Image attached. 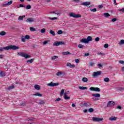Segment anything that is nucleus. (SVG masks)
Here are the masks:
<instances>
[{"label": "nucleus", "instance_id": "nucleus-1", "mask_svg": "<svg viewBox=\"0 0 124 124\" xmlns=\"http://www.w3.org/2000/svg\"><path fill=\"white\" fill-rule=\"evenodd\" d=\"M20 49V47L18 46H16L15 45H10L6 47H4L0 48V51H3V50H6L7 51H8V50H19Z\"/></svg>", "mask_w": 124, "mask_h": 124}, {"label": "nucleus", "instance_id": "nucleus-2", "mask_svg": "<svg viewBox=\"0 0 124 124\" xmlns=\"http://www.w3.org/2000/svg\"><path fill=\"white\" fill-rule=\"evenodd\" d=\"M69 17H73V18H81V15L79 14H76L74 13H70L69 14Z\"/></svg>", "mask_w": 124, "mask_h": 124}, {"label": "nucleus", "instance_id": "nucleus-3", "mask_svg": "<svg viewBox=\"0 0 124 124\" xmlns=\"http://www.w3.org/2000/svg\"><path fill=\"white\" fill-rule=\"evenodd\" d=\"M46 86H48V87H56L57 86H59V83L58 82H56V83H54L53 82H51L49 83H47L46 84Z\"/></svg>", "mask_w": 124, "mask_h": 124}, {"label": "nucleus", "instance_id": "nucleus-4", "mask_svg": "<svg viewBox=\"0 0 124 124\" xmlns=\"http://www.w3.org/2000/svg\"><path fill=\"white\" fill-rule=\"evenodd\" d=\"M90 91H93V92H97L99 93L100 92V88L98 87H90L89 88Z\"/></svg>", "mask_w": 124, "mask_h": 124}, {"label": "nucleus", "instance_id": "nucleus-5", "mask_svg": "<svg viewBox=\"0 0 124 124\" xmlns=\"http://www.w3.org/2000/svg\"><path fill=\"white\" fill-rule=\"evenodd\" d=\"M19 56H21V57H23V58H25V59H29V58H30V56L26 54L23 52L18 53Z\"/></svg>", "mask_w": 124, "mask_h": 124}, {"label": "nucleus", "instance_id": "nucleus-6", "mask_svg": "<svg viewBox=\"0 0 124 124\" xmlns=\"http://www.w3.org/2000/svg\"><path fill=\"white\" fill-rule=\"evenodd\" d=\"M60 45H64V42L56 41L53 43V46H60Z\"/></svg>", "mask_w": 124, "mask_h": 124}, {"label": "nucleus", "instance_id": "nucleus-7", "mask_svg": "<svg viewBox=\"0 0 124 124\" xmlns=\"http://www.w3.org/2000/svg\"><path fill=\"white\" fill-rule=\"evenodd\" d=\"M116 104L114 102L112 101H109L107 104V107H113Z\"/></svg>", "mask_w": 124, "mask_h": 124}, {"label": "nucleus", "instance_id": "nucleus-8", "mask_svg": "<svg viewBox=\"0 0 124 124\" xmlns=\"http://www.w3.org/2000/svg\"><path fill=\"white\" fill-rule=\"evenodd\" d=\"M30 38V35H26L25 36H22L21 37V41L22 42H26V39H29Z\"/></svg>", "mask_w": 124, "mask_h": 124}, {"label": "nucleus", "instance_id": "nucleus-9", "mask_svg": "<svg viewBox=\"0 0 124 124\" xmlns=\"http://www.w3.org/2000/svg\"><path fill=\"white\" fill-rule=\"evenodd\" d=\"M100 74H101V71H100L94 72L93 73V78H95L96 76H98V75H100Z\"/></svg>", "mask_w": 124, "mask_h": 124}, {"label": "nucleus", "instance_id": "nucleus-10", "mask_svg": "<svg viewBox=\"0 0 124 124\" xmlns=\"http://www.w3.org/2000/svg\"><path fill=\"white\" fill-rule=\"evenodd\" d=\"M93 122H101V121H103V119L97 117H93Z\"/></svg>", "mask_w": 124, "mask_h": 124}, {"label": "nucleus", "instance_id": "nucleus-11", "mask_svg": "<svg viewBox=\"0 0 124 124\" xmlns=\"http://www.w3.org/2000/svg\"><path fill=\"white\" fill-rule=\"evenodd\" d=\"M50 14H56V15H57V16H60V15H61V14H62V13H61V12H60L58 10L50 12Z\"/></svg>", "mask_w": 124, "mask_h": 124}, {"label": "nucleus", "instance_id": "nucleus-12", "mask_svg": "<svg viewBox=\"0 0 124 124\" xmlns=\"http://www.w3.org/2000/svg\"><path fill=\"white\" fill-rule=\"evenodd\" d=\"M69 93V92H65L64 93V98L65 100L70 99V97L67 96V94Z\"/></svg>", "mask_w": 124, "mask_h": 124}, {"label": "nucleus", "instance_id": "nucleus-13", "mask_svg": "<svg viewBox=\"0 0 124 124\" xmlns=\"http://www.w3.org/2000/svg\"><path fill=\"white\" fill-rule=\"evenodd\" d=\"M33 21H34V18H28L26 20L27 23H32V22H33Z\"/></svg>", "mask_w": 124, "mask_h": 124}, {"label": "nucleus", "instance_id": "nucleus-14", "mask_svg": "<svg viewBox=\"0 0 124 124\" xmlns=\"http://www.w3.org/2000/svg\"><path fill=\"white\" fill-rule=\"evenodd\" d=\"M66 66H68L69 67H72V68H74V67H75V65L71 64V63H70L69 62H67L66 63Z\"/></svg>", "mask_w": 124, "mask_h": 124}, {"label": "nucleus", "instance_id": "nucleus-15", "mask_svg": "<svg viewBox=\"0 0 124 124\" xmlns=\"http://www.w3.org/2000/svg\"><path fill=\"white\" fill-rule=\"evenodd\" d=\"M80 42H81V43H88V41H87V39L85 38L80 40Z\"/></svg>", "mask_w": 124, "mask_h": 124}, {"label": "nucleus", "instance_id": "nucleus-16", "mask_svg": "<svg viewBox=\"0 0 124 124\" xmlns=\"http://www.w3.org/2000/svg\"><path fill=\"white\" fill-rule=\"evenodd\" d=\"M92 96H94V97H100V94L99 93H93L92 94Z\"/></svg>", "mask_w": 124, "mask_h": 124}, {"label": "nucleus", "instance_id": "nucleus-17", "mask_svg": "<svg viewBox=\"0 0 124 124\" xmlns=\"http://www.w3.org/2000/svg\"><path fill=\"white\" fill-rule=\"evenodd\" d=\"M82 5H85V6H87V5H90V4H91V2L87 1V2H84L83 3H81Z\"/></svg>", "mask_w": 124, "mask_h": 124}, {"label": "nucleus", "instance_id": "nucleus-18", "mask_svg": "<svg viewBox=\"0 0 124 124\" xmlns=\"http://www.w3.org/2000/svg\"><path fill=\"white\" fill-rule=\"evenodd\" d=\"M78 89H79V90H82V91H84V90H87L88 87H86L84 86H79Z\"/></svg>", "mask_w": 124, "mask_h": 124}, {"label": "nucleus", "instance_id": "nucleus-19", "mask_svg": "<svg viewBox=\"0 0 124 124\" xmlns=\"http://www.w3.org/2000/svg\"><path fill=\"white\" fill-rule=\"evenodd\" d=\"M87 41L88 43H89V42H90V41H92L93 40V38L91 36H88L87 37Z\"/></svg>", "mask_w": 124, "mask_h": 124}, {"label": "nucleus", "instance_id": "nucleus-20", "mask_svg": "<svg viewBox=\"0 0 124 124\" xmlns=\"http://www.w3.org/2000/svg\"><path fill=\"white\" fill-rule=\"evenodd\" d=\"M26 17L25 16H19L18 17V21H23V19Z\"/></svg>", "mask_w": 124, "mask_h": 124}, {"label": "nucleus", "instance_id": "nucleus-21", "mask_svg": "<svg viewBox=\"0 0 124 124\" xmlns=\"http://www.w3.org/2000/svg\"><path fill=\"white\" fill-rule=\"evenodd\" d=\"M62 54H63V55H67L68 56V55H71V53H70L68 51H66V52H63L62 53Z\"/></svg>", "mask_w": 124, "mask_h": 124}, {"label": "nucleus", "instance_id": "nucleus-22", "mask_svg": "<svg viewBox=\"0 0 124 124\" xmlns=\"http://www.w3.org/2000/svg\"><path fill=\"white\" fill-rule=\"evenodd\" d=\"M49 33H50V34H52L53 36H55L56 35V33H55V31H53L52 30H50Z\"/></svg>", "mask_w": 124, "mask_h": 124}, {"label": "nucleus", "instance_id": "nucleus-23", "mask_svg": "<svg viewBox=\"0 0 124 124\" xmlns=\"http://www.w3.org/2000/svg\"><path fill=\"white\" fill-rule=\"evenodd\" d=\"M49 20H51V21H54V20H58V17H48Z\"/></svg>", "mask_w": 124, "mask_h": 124}, {"label": "nucleus", "instance_id": "nucleus-24", "mask_svg": "<svg viewBox=\"0 0 124 124\" xmlns=\"http://www.w3.org/2000/svg\"><path fill=\"white\" fill-rule=\"evenodd\" d=\"M0 77H4V76H5V73H4V72H0Z\"/></svg>", "mask_w": 124, "mask_h": 124}, {"label": "nucleus", "instance_id": "nucleus-25", "mask_svg": "<svg viewBox=\"0 0 124 124\" xmlns=\"http://www.w3.org/2000/svg\"><path fill=\"white\" fill-rule=\"evenodd\" d=\"M14 88V85H12L11 86H9L7 90H8V91H10L11 90H13V89Z\"/></svg>", "mask_w": 124, "mask_h": 124}, {"label": "nucleus", "instance_id": "nucleus-26", "mask_svg": "<svg viewBox=\"0 0 124 124\" xmlns=\"http://www.w3.org/2000/svg\"><path fill=\"white\" fill-rule=\"evenodd\" d=\"M6 34V32L4 31H2L0 32V35L1 36H3V35H5Z\"/></svg>", "mask_w": 124, "mask_h": 124}, {"label": "nucleus", "instance_id": "nucleus-27", "mask_svg": "<svg viewBox=\"0 0 124 124\" xmlns=\"http://www.w3.org/2000/svg\"><path fill=\"white\" fill-rule=\"evenodd\" d=\"M117 120V117H111L109 118V121H116Z\"/></svg>", "mask_w": 124, "mask_h": 124}, {"label": "nucleus", "instance_id": "nucleus-28", "mask_svg": "<svg viewBox=\"0 0 124 124\" xmlns=\"http://www.w3.org/2000/svg\"><path fill=\"white\" fill-rule=\"evenodd\" d=\"M82 81L83 82H88L89 81V79H88V78L84 77L82 79Z\"/></svg>", "mask_w": 124, "mask_h": 124}, {"label": "nucleus", "instance_id": "nucleus-29", "mask_svg": "<svg viewBox=\"0 0 124 124\" xmlns=\"http://www.w3.org/2000/svg\"><path fill=\"white\" fill-rule=\"evenodd\" d=\"M95 63L94 62H89V65L90 66H93L94 65H95Z\"/></svg>", "mask_w": 124, "mask_h": 124}, {"label": "nucleus", "instance_id": "nucleus-30", "mask_svg": "<svg viewBox=\"0 0 124 124\" xmlns=\"http://www.w3.org/2000/svg\"><path fill=\"white\" fill-rule=\"evenodd\" d=\"M34 88H35V89L36 90H40V87L38 85H37V84L35 85Z\"/></svg>", "mask_w": 124, "mask_h": 124}, {"label": "nucleus", "instance_id": "nucleus-31", "mask_svg": "<svg viewBox=\"0 0 124 124\" xmlns=\"http://www.w3.org/2000/svg\"><path fill=\"white\" fill-rule=\"evenodd\" d=\"M35 96H40L41 97L42 96V94H40V93H36L35 94H34Z\"/></svg>", "mask_w": 124, "mask_h": 124}, {"label": "nucleus", "instance_id": "nucleus-32", "mask_svg": "<svg viewBox=\"0 0 124 124\" xmlns=\"http://www.w3.org/2000/svg\"><path fill=\"white\" fill-rule=\"evenodd\" d=\"M30 30L31 31H36V30L33 27H30Z\"/></svg>", "mask_w": 124, "mask_h": 124}, {"label": "nucleus", "instance_id": "nucleus-33", "mask_svg": "<svg viewBox=\"0 0 124 124\" xmlns=\"http://www.w3.org/2000/svg\"><path fill=\"white\" fill-rule=\"evenodd\" d=\"M104 81L107 83L110 81V79H109L108 78H104Z\"/></svg>", "mask_w": 124, "mask_h": 124}, {"label": "nucleus", "instance_id": "nucleus-34", "mask_svg": "<svg viewBox=\"0 0 124 124\" xmlns=\"http://www.w3.org/2000/svg\"><path fill=\"white\" fill-rule=\"evenodd\" d=\"M41 33H45V32H46V29H45V28L41 29Z\"/></svg>", "mask_w": 124, "mask_h": 124}, {"label": "nucleus", "instance_id": "nucleus-35", "mask_svg": "<svg viewBox=\"0 0 124 124\" xmlns=\"http://www.w3.org/2000/svg\"><path fill=\"white\" fill-rule=\"evenodd\" d=\"M34 61L33 59H31V60H29L28 61H27V62L28 63H31V62H32Z\"/></svg>", "mask_w": 124, "mask_h": 124}, {"label": "nucleus", "instance_id": "nucleus-36", "mask_svg": "<svg viewBox=\"0 0 124 124\" xmlns=\"http://www.w3.org/2000/svg\"><path fill=\"white\" fill-rule=\"evenodd\" d=\"M63 93H64V89H62L61 92V93H60V96H62L63 95Z\"/></svg>", "mask_w": 124, "mask_h": 124}, {"label": "nucleus", "instance_id": "nucleus-37", "mask_svg": "<svg viewBox=\"0 0 124 124\" xmlns=\"http://www.w3.org/2000/svg\"><path fill=\"white\" fill-rule=\"evenodd\" d=\"M78 48H80V49H83L84 48V45L82 44H79L78 46Z\"/></svg>", "mask_w": 124, "mask_h": 124}, {"label": "nucleus", "instance_id": "nucleus-38", "mask_svg": "<svg viewBox=\"0 0 124 124\" xmlns=\"http://www.w3.org/2000/svg\"><path fill=\"white\" fill-rule=\"evenodd\" d=\"M59 58L58 56H55L51 57V60L54 61V60H56V59H58Z\"/></svg>", "mask_w": 124, "mask_h": 124}, {"label": "nucleus", "instance_id": "nucleus-39", "mask_svg": "<svg viewBox=\"0 0 124 124\" xmlns=\"http://www.w3.org/2000/svg\"><path fill=\"white\" fill-rule=\"evenodd\" d=\"M104 15L106 18H107V17H110V15L108 13H105Z\"/></svg>", "mask_w": 124, "mask_h": 124}, {"label": "nucleus", "instance_id": "nucleus-40", "mask_svg": "<svg viewBox=\"0 0 124 124\" xmlns=\"http://www.w3.org/2000/svg\"><path fill=\"white\" fill-rule=\"evenodd\" d=\"M17 8H20V7H25V5L20 4L19 6H17Z\"/></svg>", "mask_w": 124, "mask_h": 124}, {"label": "nucleus", "instance_id": "nucleus-41", "mask_svg": "<svg viewBox=\"0 0 124 124\" xmlns=\"http://www.w3.org/2000/svg\"><path fill=\"white\" fill-rule=\"evenodd\" d=\"M90 105H91L89 104H87V103H84L83 104V106H85L86 107H89V106H90Z\"/></svg>", "mask_w": 124, "mask_h": 124}, {"label": "nucleus", "instance_id": "nucleus-42", "mask_svg": "<svg viewBox=\"0 0 124 124\" xmlns=\"http://www.w3.org/2000/svg\"><path fill=\"white\" fill-rule=\"evenodd\" d=\"M12 3H13V1L11 0L10 1H8L7 4H8V5H11V4H12Z\"/></svg>", "mask_w": 124, "mask_h": 124}, {"label": "nucleus", "instance_id": "nucleus-43", "mask_svg": "<svg viewBox=\"0 0 124 124\" xmlns=\"http://www.w3.org/2000/svg\"><path fill=\"white\" fill-rule=\"evenodd\" d=\"M123 44H124V40H121L119 43L120 45H123Z\"/></svg>", "mask_w": 124, "mask_h": 124}, {"label": "nucleus", "instance_id": "nucleus-44", "mask_svg": "<svg viewBox=\"0 0 124 124\" xmlns=\"http://www.w3.org/2000/svg\"><path fill=\"white\" fill-rule=\"evenodd\" d=\"M90 11H91L92 12H96V8H94L93 9H91Z\"/></svg>", "mask_w": 124, "mask_h": 124}, {"label": "nucleus", "instance_id": "nucleus-45", "mask_svg": "<svg viewBox=\"0 0 124 124\" xmlns=\"http://www.w3.org/2000/svg\"><path fill=\"white\" fill-rule=\"evenodd\" d=\"M58 34H62V31L59 30L57 32Z\"/></svg>", "mask_w": 124, "mask_h": 124}, {"label": "nucleus", "instance_id": "nucleus-46", "mask_svg": "<svg viewBox=\"0 0 124 124\" xmlns=\"http://www.w3.org/2000/svg\"><path fill=\"white\" fill-rule=\"evenodd\" d=\"M88 111L90 112V113H92V112H93V108H90L88 109Z\"/></svg>", "mask_w": 124, "mask_h": 124}, {"label": "nucleus", "instance_id": "nucleus-47", "mask_svg": "<svg viewBox=\"0 0 124 124\" xmlns=\"http://www.w3.org/2000/svg\"><path fill=\"white\" fill-rule=\"evenodd\" d=\"M62 72H59L57 73L56 75L57 76H61V75H62Z\"/></svg>", "mask_w": 124, "mask_h": 124}, {"label": "nucleus", "instance_id": "nucleus-48", "mask_svg": "<svg viewBox=\"0 0 124 124\" xmlns=\"http://www.w3.org/2000/svg\"><path fill=\"white\" fill-rule=\"evenodd\" d=\"M31 5H28L26 6V9H31Z\"/></svg>", "mask_w": 124, "mask_h": 124}, {"label": "nucleus", "instance_id": "nucleus-49", "mask_svg": "<svg viewBox=\"0 0 124 124\" xmlns=\"http://www.w3.org/2000/svg\"><path fill=\"white\" fill-rule=\"evenodd\" d=\"M97 66L98 67H100V68H102V67H103L102 66V64H100V63H98V64H97Z\"/></svg>", "mask_w": 124, "mask_h": 124}, {"label": "nucleus", "instance_id": "nucleus-50", "mask_svg": "<svg viewBox=\"0 0 124 124\" xmlns=\"http://www.w3.org/2000/svg\"><path fill=\"white\" fill-rule=\"evenodd\" d=\"M49 42V41H45L43 42V45H46V44H48Z\"/></svg>", "mask_w": 124, "mask_h": 124}, {"label": "nucleus", "instance_id": "nucleus-51", "mask_svg": "<svg viewBox=\"0 0 124 124\" xmlns=\"http://www.w3.org/2000/svg\"><path fill=\"white\" fill-rule=\"evenodd\" d=\"M119 62L121 64H124V61L123 60L119 61Z\"/></svg>", "mask_w": 124, "mask_h": 124}, {"label": "nucleus", "instance_id": "nucleus-52", "mask_svg": "<svg viewBox=\"0 0 124 124\" xmlns=\"http://www.w3.org/2000/svg\"><path fill=\"white\" fill-rule=\"evenodd\" d=\"M99 37H96L95 38V41H96V42H98V41H99Z\"/></svg>", "mask_w": 124, "mask_h": 124}, {"label": "nucleus", "instance_id": "nucleus-53", "mask_svg": "<svg viewBox=\"0 0 124 124\" xmlns=\"http://www.w3.org/2000/svg\"><path fill=\"white\" fill-rule=\"evenodd\" d=\"M109 47V45L108 44H105L104 45V48H108Z\"/></svg>", "mask_w": 124, "mask_h": 124}, {"label": "nucleus", "instance_id": "nucleus-54", "mask_svg": "<svg viewBox=\"0 0 124 124\" xmlns=\"http://www.w3.org/2000/svg\"><path fill=\"white\" fill-rule=\"evenodd\" d=\"M75 62L76 63H78L80 61L79 60V59H76L75 60Z\"/></svg>", "mask_w": 124, "mask_h": 124}, {"label": "nucleus", "instance_id": "nucleus-55", "mask_svg": "<svg viewBox=\"0 0 124 124\" xmlns=\"http://www.w3.org/2000/svg\"><path fill=\"white\" fill-rule=\"evenodd\" d=\"M90 56V54L89 53H85L84 54V57H88Z\"/></svg>", "mask_w": 124, "mask_h": 124}, {"label": "nucleus", "instance_id": "nucleus-56", "mask_svg": "<svg viewBox=\"0 0 124 124\" xmlns=\"http://www.w3.org/2000/svg\"><path fill=\"white\" fill-rule=\"evenodd\" d=\"M7 5H8L7 3H3L2 6V7H4V6H7Z\"/></svg>", "mask_w": 124, "mask_h": 124}, {"label": "nucleus", "instance_id": "nucleus-57", "mask_svg": "<svg viewBox=\"0 0 124 124\" xmlns=\"http://www.w3.org/2000/svg\"><path fill=\"white\" fill-rule=\"evenodd\" d=\"M117 21V18H112L111 19V22H116Z\"/></svg>", "mask_w": 124, "mask_h": 124}, {"label": "nucleus", "instance_id": "nucleus-58", "mask_svg": "<svg viewBox=\"0 0 124 124\" xmlns=\"http://www.w3.org/2000/svg\"><path fill=\"white\" fill-rule=\"evenodd\" d=\"M62 99L61 98H58L56 99V101H60V100H61Z\"/></svg>", "mask_w": 124, "mask_h": 124}, {"label": "nucleus", "instance_id": "nucleus-59", "mask_svg": "<svg viewBox=\"0 0 124 124\" xmlns=\"http://www.w3.org/2000/svg\"><path fill=\"white\" fill-rule=\"evenodd\" d=\"M98 55H100L101 56H103V53H102L101 52H99V53H98Z\"/></svg>", "mask_w": 124, "mask_h": 124}, {"label": "nucleus", "instance_id": "nucleus-60", "mask_svg": "<svg viewBox=\"0 0 124 124\" xmlns=\"http://www.w3.org/2000/svg\"><path fill=\"white\" fill-rule=\"evenodd\" d=\"M120 11H121V12H124V8L120 9Z\"/></svg>", "mask_w": 124, "mask_h": 124}, {"label": "nucleus", "instance_id": "nucleus-61", "mask_svg": "<svg viewBox=\"0 0 124 124\" xmlns=\"http://www.w3.org/2000/svg\"><path fill=\"white\" fill-rule=\"evenodd\" d=\"M117 109H122V107H121V106H118V107H117Z\"/></svg>", "mask_w": 124, "mask_h": 124}, {"label": "nucleus", "instance_id": "nucleus-62", "mask_svg": "<svg viewBox=\"0 0 124 124\" xmlns=\"http://www.w3.org/2000/svg\"><path fill=\"white\" fill-rule=\"evenodd\" d=\"M74 1H75V2H79L80 1L79 0H73Z\"/></svg>", "mask_w": 124, "mask_h": 124}, {"label": "nucleus", "instance_id": "nucleus-63", "mask_svg": "<svg viewBox=\"0 0 124 124\" xmlns=\"http://www.w3.org/2000/svg\"><path fill=\"white\" fill-rule=\"evenodd\" d=\"M3 55H0V59H2L3 58Z\"/></svg>", "mask_w": 124, "mask_h": 124}, {"label": "nucleus", "instance_id": "nucleus-64", "mask_svg": "<svg viewBox=\"0 0 124 124\" xmlns=\"http://www.w3.org/2000/svg\"><path fill=\"white\" fill-rule=\"evenodd\" d=\"M72 106L73 107H75L76 106L75 105V104H72Z\"/></svg>", "mask_w": 124, "mask_h": 124}]
</instances>
